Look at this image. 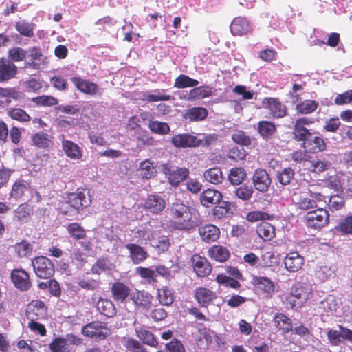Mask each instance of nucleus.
<instances>
[{"mask_svg":"<svg viewBox=\"0 0 352 352\" xmlns=\"http://www.w3.org/2000/svg\"><path fill=\"white\" fill-rule=\"evenodd\" d=\"M172 224L179 230H190L201 223L196 209L185 204L182 200L175 199L169 208Z\"/></svg>","mask_w":352,"mask_h":352,"instance_id":"nucleus-1","label":"nucleus"},{"mask_svg":"<svg viewBox=\"0 0 352 352\" xmlns=\"http://www.w3.org/2000/svg\"><path fill=\"white\" fill-rule=\"evenodd\" d=\"M133 237L137 241H149L153 247H158L164 250L168 245V239L166 236L157 237V233L153 230L152 222L136 227L133 230Z\"/></svg>","mask_w":352,"mask_h":352,"instance_id":"nucleus-2","label":"nucleus"},{"mask_svg":"<svg viewBox=\"0 0 352 352\" xmlns=\"http://www.w3.org/2000/svg\"><path fill=\"white\" fill-rule=\"evenodd\" d=\"M217 140L215 135H200L199 137L187 133L175 135L171 138L172 144L177 148L207 146Z\"/></svg>","mask_w":352,"mask_h":352,"instance_id":"nucleus-3","label":"nucleus"},{"mask_svg":"<svg viewBox=\"0 0 352 352\" xmlns=\"http://www.w3.org/2000/svg\"><path fill=\"white\" fill-rule=\"evenodd\" d=\"M313 287L306 283H298L292 288L291 293L285 298V302L290 308L301 307L312 294Z\"/></svg>","mask_w":352,"mask_h":352,"instance_id":"nucleus-4","label":"nucleus"},{"mask_svg":"<svg viewBox=\"0 0 352 352\" xmlns=\"http://www.w3.org/2000/svg\"><path fill=\"white\" fill-rule=\"evenodd\" d=\"M329 214L327 210L323 208H316L313 210L307 212L305 216L306 225L309 228L320 229L329 223Z\"/></svg>","mask_w":352,"mask_h":352,"instance_id":"nucleus-5","label":"nucleus"},{"mask_svg":"<svg viewBox=\"0 0 352 352\" xmlns=\"http://www.w3.org/2000/svg\"><path fill=\"white\" fill-rule=\"evenodd\" d=\"M32 265L36 275L43 279L50 278L54 273V265L47 257L40 256L32 260Z\"/></svg>","mask_w":352,"mask_h":352,"instance_id":"nucleus-6","label":"nucleus"},{"mask_svg":"<svg viewBox=\"0 0 352 352\" xmlns=\"http://www.w3.org/2000/svg\"><path fill=\"white\" fill-rule=\"evenodd\" d=\"M262 105L273 118H281L287 115L286 106L276 98H265L262 101Z\"/></svg>","mask_w":352,"mask_h":352,"instance_id":"nucleus-7","label":"nucleus"},{"mask_svg":"<svg viewBox=\"0 0 352 352\" xmlns=\"http://www.w3.org/2000/svg\"><path fill=\"white\" fill-rule=\"evenodd\" d=\"M72 207V210L77 214L83 207H87L91 204V197L85 190H78L76 192L68 195L67 200Z\"/></svg>","mask_w":352,"mask_h":352,"instance_id":"nucleus-8","label":"nucleus"},{"mask_svg":"<svg viewBox=\"0 0 352 352\" xmlns=\"http://www.w3.org/2000/svg\"><path fill=\"white\" fill-rule=\"evenodd\" d=\"M109 329L100 322H93L85 325L82 333L91 338L104 339L109 334Z\"/></svg>","mask_w":352,"mask_h":352,"instance_id":"nucleus-9","label":"nucleus"},{"mask_svg":"<svg viewBox=\"0 0 352 352\" xmlns=\"http://www.w3.org/2000/svg\"><path fill=\"white\" fill-rule=\"evenodd\" d=\"M11 279L14 286L21 291H27L31 287V281L28 273L23 269L16 268L12 271Z\"/></svg>","mask_w":352,"mask_h":352,"instance_id":"nucleus-10","label":"nucleus"},{"mask_svg":"<svg viewBox=\"0 0 352 352\" xmlns=\"http://www.w3.org/2000/svg\"><path fill=\"white\" fill-rule=\"evenodd\" d=\"M339 331L328 329L327 338L330 344L333 346H338L344 340H347L352 342V331L342 326H339Z\"/></svg>","mask_w":352,"mask_h":352,"instance_id":"nucleus-11","label":"nucleus"},{"mask_svg":"<svg viewBox=\"0 0 352 352\" xmlns=\"http://www.w3.org/2000/svg\"><path fill=\"white\" fill-rule=\"evenodd\" d=\"M18 72L17 66L10 60L0 58V82L14 78Z\"/></svg>","mask_w":352,"mask_h":352,"instance_id":"nucleus-12","label":"nucleus"},{"mask_svg":"<svg viewBox=\"0 0 352 352\" xmlns=\"http://www.w3.org/2000/svg\"><path fill=\"white\" fill-rule=\"evenodd\" d=\"M164 172L167 176L170 184L173 186H177L179 184L186 179L189 175L188 168L179 167L173 168L164 167Z\"/></svg>","mask_w":352,"mask_h":352,"instance_id":"nucleus-13","label":"nucleus"},{"mask_svg":"<svg viewBox=\"0 0 352 352\" xmlns=\"http://www.w3.org/2000/svg\"><path fill=\"white\" fill-rule=\"evenodd\" d=\"M26 313L30 320L43 319L47 315V308L43 302L32 300L27 307Z\"/></svg>","mask_w":352,"mask_h":352,"instance_id":"nucleus-14","label":"nucleus"},{"mask_svg":"<svg viewBox=\"0 0 352 352\" xmlns=\"http://www.w3.org/2000/svg\"><path fill=\"white\" fill-rule=\"evenodd\" d=\"M91 302L96 303L97 309L104 316L111 317L116 314V308L113 302L108 299L102 298L97 294H94Z\"/></svg>","mask_w":352,"mask_h":352,"instance_id":"nucleus-15","label":"nucleus"},{"mask_svg":"<svg viewBox=\"0 0 352 352\" xmlns=\"http://www.w3.org/2000/svg\"><path fill=\"white\" fill-rule=\"evenodd\" d=\"M293 202L297 210L307 212L318 207L316 200L307 194L296 195L293 197Z\"/></svg>","mask_w":352,"mask_h":352,"instance_id":"nucleus-16","label":"nucleus"},{"mask_svg":"<svg viewBox=\"0 0 352 352\" xmlns=\"http://www.w3.org/2000/svg\"><path fill=\"white\" fill-rule=\"evenodd\" d=\"M305 259L297 252H290L284 258L285 269L289 272H298L304 265Z\"/></svg>","mask_w":352,"mask_h":352,"instance_id":"nucleus-17","label":"nucleus"},{"mask_svg":"<svg viewBox=\"0 0 352 352\" xmlns=\"http://www.w3.org/2000/svg\"><path fill=\"white\" fill-rule=\"evenodd\" d=\"M165 206L166 201L160 195H149L144 203V208L153 214L160 213L164 210Z\"/></svg>","mask_w":352,"mask_h":352,"instance_id":"nucleus-18","label":"nucleus"},{"mask_svg":"<svg viewBox=\"0 0 352 352\" xmlns=\"http://www.w3.org/2000/svg\"><path fill=\"white\" fill-rule=\"evenodd\" d=\"M252 182L255 188L262 192H266L271 184L270 175L263 169L255 171L252 177Z\"/></svg>","mask_w":352,"mask_h":352,"instance_id":"nucleus-19","label":"nucleus"},{"mask_svg":"<svg viewBox=\"0 0 352 352\" xmlns=\"http://www.w3.org/2000/svg\"><path fill=\"white\" fill-rule=\"evenodd\" d=\"M191 262L195 273L199 276H206L212 271V267L207 259L198 254L192 256Z\"/></svg>","mask_w":352,"mask_h":352,"instance_id":"nucleus-20","label":"nucleus"},{"mask_svg":"<svg viewBox=\"0 0 352 352\" xmlns=\"http://www.w3.org/2000/svg\"><path fill=\"white\" fill-rule=\"evenodd\" d=\"M195 298L201 306L207 307L217 298V294L208 288L200 287L196 289Z\"/></svg>","mask_w":352,"mask_h":352,"instance_id":"nucleus-21","label":"nucleus"},{"mask_svg":"<svg viewBox=\"0 0 352 352\" xmlns=\"http://www.w3.org/2000/svg\"><path fill=\"white\" fill-rule=\"evenodd\" d=\"M76 87L81 92L89 94L96 95L98 93V86L88 80L82 79L80 77H73L71 79Z\"/></svg>","mask_w":352,"mask_h":352,"instance_id":"nucleus-22","label":"nucleus"},{"mask_svg":"<svg viewBox=\"0 0 352 352\" xmlns=\"http://www.w3.org/2000/svg\"><path fill=\"white\" fill-rule=\"evenodd\" d=\"M252 283L257 288L267 296H272L275 291V285L274 282L268 277L266 276H257L252 277Z\"/></svg>","mask_w":352,"mask_h":352,"instance_id":"nucleus-23","label":"nucleus"},{"mask_svg":"<svg viewBox=\"0 0 352 352\" xmlns=\"http://www.w3.org/2000/svg\"><path fill=\"white\" fill-rule=\"evenodd\" d=\"M63 150L68 157L74 160H79L82 157V148L76 143L71 140H62Z\"/></svg>","mask_w":352,"mask_h":352,"instance_id":"nucleus-24","label":"nucleus"},{"mask_svg":"<svg viewBox=\"0 0 352 352\" xmlns=\"http://www.w3.org/2000/svg\"><path fill=\"white\" fill-rule=\"evenodd\" d=\"M221 198L222 195L220 192L213 189H207L201 194L200 202L204 206L210 207L219 203Z\"/></svg>","mask_w":352,"mask_h":352,"instance_id":"nucleus-25","label":"nucleus"},{"mask_svg":"<svg viewBox=\"0 0 352 352\" xmlns=\"http://www.w3.org/2000/svg\"><path fill=\"white\" fill-rule=\"evenodd\" d=\"M250 28L248 21L241 16L234 18L230 25V31L233 35L241 36L247 34Z\"/></svg>","mask_w":352,"mask_h":352,"instance_id":"nucleus-26","label":"nucleus"},{"mask_svg":"<svg viewBox=\"0 0 352 352\" xmlns=\"http://www.w3.org/2000/svg\"><path fill=\"white\" fill-rule=\"evenodd\" d=\"M199 233L202 240L206 242H212L219 237V229L214 225L209 224L199 228Z\"/></svg>","mask_w":352,"mask_h":352,"instance_id":"nucleus-27","label":"nucleus"},{"mask_svg":"<svg viewBox=\"0 0 352 352\" xmlns=\"http://www.w3.org/2000/svg\"><path fill=\"white\" fill-rule=\"evenodd\" d=\"M30 191V184L25 180L19 179L16 181L12 188L10 197L17 200L24 196Z\"/></svg>","mask_w":352,"mask_h":352,"instance_id":"nucleus-28","label":"nucleus"},{"mask_svg":"<svg viewBox=\"0 0 352 352\" xmlns=\"http://www.w3.org/2000/svg\"><path fill=\"white\" fill-rule=\"evenodd\" d=\"M136 336L142 341V342L148 346L156 347L158 342L153 334L144 327H136L135 329Z\"/></svg>","mask_w":352,"mask_h":352,"instance_id":"nucleus-29","label":"nucleus"},{"mask_svg":"<svg viewBox=\"0 0 352 352\" xmlns=\"http://www.w3.org/2000/svg\"><path fill=\"white\" fill-rule=\"evenodd\" d=\"M130 297L138 307L148 309L151 303L152 297L148 292L135 291L131 293Z\"/></svg>","mask_w":352,"mask_h":352,"instance_id":"nucleus-30","label":"nucleus"},{"mask_svg":"<svg viewBox=\"0 0 352 352\" xmlns=\"http://www.w3.org/2000/svg\"><path fill=\"white\" fill-rule=\"evenodd\" d=\"M303 146L305 149L313 153L322 151L326 147L323 139L314 134L309 135V138L305 142Z\"/></svg>","mask_w":352,"mask_h":352,"instance_id":"nucleus-31","label":"nucleus"},{"mask_svg":"<svg viewBox=\"0 0 352 352\" xmlns=\"http://www.w3.org/2000/svg\"><path fill=\"white\" fill-rule=\"evenodd\" d=\"M274 326L282 331L283 333H289L292 330V320L282 313H276L273 317Z\"/></svg>","mask_w":352,"mask_h":352,"instance_id":"nucleus-32","label":"nucleus"},{"mask_svg":"<svg viewBox=\"0 0 352 352\" xmlns=\"http://www.w3.org/2000/svg\"><path fill=\"white\" fill-rule=\"evenodd\" d=\"M126 248L129 251V256L135 264L142 262L147 256V253L138 245L129 243L126 245Z\"/></svg>","mask_w":352,"mask_h":352,"instance_id":"nucleus-33","label":"nucleus"},{"mask_svg":"<svg viewBox=\"0 0 352 352\" xmlns=\"http://www.w3.org/2000/svg\"><path fill=\"white\" fill-rule=\"evenodd\" d=\"M140 171L143 179H151L157 173L156 163L151 160H146L140 163Z\"/></svg>","mask_w":352,"mask_h":352,"instance_id":"nucleus-34","label":"nucleus"},{"mask_svg":"<svg viewBox=\"0 0 352 352\" xmlns=\"http://www.w3.org/2000/svg\"><path fill=\"white\" fill-rule=\"evenodd\" d=\"M111 289L113 298L117 302H123L131 294L129 287L120 282L115 283Z\"/></svg>","mask_w":352,"mask_h":352,"instance_id":"nucleus-35","label":"nucleus"},{"mask_svg":"<svg viewBox=\"0 0 352 352\" xmlns=\"http://www.w3.org/2000/svg\"><path fill=\"white\" fill-rule=\"evenodd\" d=\"M256 232L264 241L271 240L275 236V229L274 226L267 222L261 223L257 226Z\"/></svg>","mask_w":352,"mask_h":352,"instance_id":"nucleus-36","label":"nucleus"},{"mask_svg":"<svg viewBox=\"0 0 352 352\" xmlns=\"http://www.w3.org/2000/svg\"><path fill=\"white\" fill-rule=\"evenodd\" d=\"M307 163L308 168L316 173H322L327 170L331 166V162L329 161L319 158H314L311 160H309Z\"/></svg>","mask_w":352,"mask_h":352,"instance_id":"nucleus-37","label":"nucleus"},{"mask_svg":"<svg viewBox=\"0 0 352 352\" xmlns=\"http://www.w3.org/2000/svg\"><path fill=\"white\" fill-rule=\"evenodd\" d=\"M209 254L211 258L219 262L226 261L230 256L228 250L223 246L214 245L209 250Z\"/></svg>","mask_w":352,"mask_h":352,"instance_id":"nucleus-38","label":"nucleus"},{"mask_svg":"<svg viewBox=\"0 0 352 352\" xmlns=\"http://www.w3.org/2000/svg\"><path fill=\"white\" fill-rule=\"evenodd\" d=\"M205 179L211 184H218L223 179V173L220 168L215 167L205 171L204 174Z\"/></svg>","mask_w":352,"mask_h":352,"instance_id":"nucleus-39","label":"nucleus"},{"mask_svg":"<svg viewBox=\"0 0 352 352\" xmlns=\"http://www.w3.org/2000/svg\"><path fill=\"white\" fill-rule=\"evenodd\" d=\"M113 263L107 258H102L92 266V272L94 274H100L102 272H109L114 269Z\"/></svg>","mask_w":352,"mask_h":352,"instance_id":"nucleus-40","label":"nucleus"},{"mask_svg":"<svg viewBox=\"0 0 352 352\" xmlns=\"http://www.w3.org/2000/svg\"><path fill=\"white\" fill-rule=\"evenodd\" d=\"M14 252L19 257H28L32 255L33 244L27 241L23 240L22 241L17 243L14 246Z\"/></svg>","mask_w":352,"mask_h":352,"instance_id":"nucleus-41","label":"nucleus"},{"mask_svg":"<svg viewBox=\"0 0 352 352\" xmlns=\"http://www.w3.org/2000/svg\"><path fill=\"white\" fill-rule=\"evenodd\" d=\"M34 25L25 20H20L15 22V28L21 35L26 37L34 36Z\"/></svg>","mask_w":352,"mask_h":352,"instance_id":"nucleus-42","label":"nucleus"},{"mask_svg":"<svg viewBox=\"0 0 352 352\" xmlns=\"http://www.w3.org/2000/svg\"><path fill=\"white\" fill-rule=\"evenodd\" d=\"M208 115L207 110L204 107H193L189 109L185 113V118L190 121L202 120Z\"/></svg>","mask_w":352,"mask_h":352,"instance_id":"nucleus-43","label":"nucleus"},{"mask_svg":"<svg viewBox=\"0 0 352 352\" xmlns=\"http://www.w3.org/2000/svg\"><path fill=\"white\" fill-rule=\"evenodd\" d=\"M246 172L242 168H233L230 170L229 174V180L233 185H239L245 179Z\"/></svg>","mask_w":352,"mask_h":352,"instance_id":"nucleus-44","label":"nucleus"},{"mask_svg":"<svg viewBox=\"0 0 352 352\" xmlns=\"http://www.w3.org/2000/svg\"><path fill=\"white\" fill-rule=\"evenodd\" d=\"M199 84V82L190 78L189 76L181 74L175 80L174 87L177 88H186L190 87H195Z\"/></svg>","mask_w":352,"mask_h":352,"instance_id":"nucleus-45","label":"nucleus"},{"mask_svg":"<svg viewBox=\"0 0 352 352\" xmlns=\"http://www.w3.org/2000/svg\"><path fill=\"white\" fill-rule=\"evenodd\" d=\"M318 103L312 100H306L296 106L298 112L302 114H308L314 112L318 107Z\"/></svg>","mask_w":352,"mask_h":352,"instance_id":"nucleus-46","label":"nucleus"},{"mask_svg":"<svg viewBox=\"0 0 352 352\" xmlns=\"http://www.w3.org/2000/svg\"><path fill=\"white\" fill-rule=\"evenodd\" d=\"M32 141L36 146L42 148L48 147L52 142L50 135L43 132L34 134Z\"/></svg>","mask_w":352,"mask_h":352,"instance_id":"nucleus-47","label":"nucleus"},{"mask_svg":"<svg viewBox=\"0 0 352 352\" xmlns=\"http://www.w3.org/2000/svg\"><path fill=\"white\" fill-rule=\"evenodd\" d=\"M234 192L239 199L243 201H248L252 197L254 190L252 186L244 184L235 188Z\"/></svg>","mask_w":352,"mask_h":352,"instance_id":"nucleus-48","label":"nucleus"},{"mask_svg":"<svg viewBox=\"0 0 352 352\" xmlns=\"http://www.w3.org/2000/svg\"><path fill=\"white\" fill-rule=\"evenodd\" d=\"M338 307V302L333 296H327L319 304V308L327 313L336 311Z\"/></svg>","mask_w":352,"mask_h":352,"instance_id":"nucleus-49","label":"nucleus"},{"mask_svg":"<svg viewBox=\"0 0 352 352\" xmlns=\"http://www.w3.org/2000/svg\"><path fill=\"white\" fill-rule=\"evenodd\" d=\"M158 299L162 305L166 306L170 305L174 300L172 292L165 287L158 289Z\"/></svg>","mask_w":352,"mask_h":352,"instance_id":"nucleus-50","label":"nucleus"},{"mask_svg":"<svg viewBox=\"0 0 352 352\" xmlns=\"http://www.w3.org/2000/svg\"><path fill=\"white\" fill-rule=\"evenodd\" d=\"M212 88L208 86H200L190 91V96L192 98H204L212 95Z\"/></svg>","mask_w":352,"mask_h":352,"instance_id":"nucleus-51","label":"nucleus"},{"mask_svg":"<svg viewBox=\"0 0 352 352\" xmlns=\"http://www.w3.org/2000/svg\"><path fill=\"white\" fill-rule=\"evenodd\" d=\"M124 346L129 352H146V349L137 340L131 338H124Z\"/></svg>","mask_w":352,"mask_h":352,"instance_id":"nucleus-52","label":"nucleus"},{"mask_svg":"<svg viewBox=\"0 0 352 352\" xmlns=\"http://www.w3.org/2000/svg\"><path fill=\"white\" fill-rule=\"evenodd\" d=\"M276 131V126L271 122L261 121L258 124V131L265 138L272 136Z\"/></svg>","mask_w":352,"mask_h":352,"instance_id":"nucleus-53","label":"nucleus"},{"mask_svg":"<svg viewBox=\"0 0 352 352\" xmlns=\"http://www.w3.org/2000/svg\"><path fill=\"white\" fill-rule=\"evenodd\" d=\"M294 176V172L291 168H283L277 172V179L283 186L289 184Z\"/></svg>","mask_w":352,"mask_h":352,"instance_id":"nucleus-54","label":"nucleus"},{"mask_svg":"<svg viewBox=\"0 0 352 352\" xmlns=\"http://www.w3.org/2000/svg\"><path fill=\"white\" fill-rule=\"evenodd\" d=\"M148 127L152 132L160 135H165L170 131V127L167 123L156 120L151 121Z\"/></svg>","mask_w":352,"mask_h":352,"instance_id":"nucleus-55","label":"nucleus"},{"mask_svg":"<svg viewBox=\"0 0 352 352\" xmlns=\"http://www.w3.org/2000/svg\"><path fill=\"white\" fill-rule=\"evenodd\" d=\"M216 281L219 284L226 287H230L231 288L237 289L241 286L239 282L234 278L227 276L225 274H218L216 277Z\"/></svg>","mask_w":352,"mask_h":352,"instance_id":"nucleus-56","label":"nucleus"},{"mask_svg":"<svg viewBox=\"0 0 352 352\" xmlns=\"http://www.w3.org/2000/svg\"><path fill=\"white\" fill-rule=\"evenodd\" d=\"M32 101L36 105L51 107L58 104V100L51 96L43 95L32 98Z\"/></svg>","mask_w":352,"mask_h":352,"instance_id":"nucleus-57","label":"nucleus"},{"mask_svg":"<svg viewBox=\"0 0 352 352\" xmlns=\"http://www.w3.org/2000/svg\"><path fill=\"white\" fill-rule=\"evenodd\" d=\"M50 347L53 352H70L69 347L64 338L54 339Z\"/></svg>","mask_w":352,"mask_h":352,"instance_id":"nucleus-58","label":"nucleus"},{"mask_svg":"<svg viewBox=\"0 0 352 352\" xmlns=\"http://www.w3.org/2000/svg\"><path fill=\"white\" fill-rule=\"evenodd\" d=\"M232 140L237 144L241 146H249L251 144V138L243 131H237L232 135Z\"/></svg>","mask_w":352,"mask_h":352,"instance_id":"nucleus-59","label":"nucleus"},{"mask_svg":"<svg viewBox=\"0 0 352 352\" xmlns=\"http://www.w3.org/2000/svg\"><path fill=\"white\" fill-rule=\"evenodd\" d=\"M8 115L14 120L22 122H27L30 120V116L22 109L14 108L9 111Z\"/></svg>","mask_w":352,"mask_h":352,"instance_id":"nucleus-60","label":"nucleus"},{"mask_svg":"<svg viewBox=\"0 0 352 352\" xmlns=\"http://www.w3.org/2000/svg\"><path fill=\"white\" fill-rule=\"evenodd\" d=\"M26 55L25 51L21 47H13L8 51L9 60L14 62L23 60Z\"/></svg>","mask_w":352,"mask_h":352,"instance_id":"nucleus-61","label":"nucleus"},{"mask_svg":"<svg viewBox=\"0 0 352 352\" xmlns=\"http://www.w3.org/2000/svg\"><path fill=\"white\" fill-rule=\"evenodd\" d=\"M327 187L334 190L336 192H340L342 190V184L338 175H331L325 180Z\"/></svg>","mask_w":352,"mask_h":352,"instance_id":"nucleus-62","label":"nucleus"},{"mask_svg":"<svg viewBox=\"0 0 352 352\" xmlns=\"http://www.w3.org/2000/svg\"><path fill=\"white\" fill-rule=\"evenodd\" d=\"M336 230L344 234H352V214L348 215L342 221H341Z\"/></svg>","mask_w":352,"mask_h":352,"instance_id":"nucleus-63","label":"nucleus"},{"mask_svg":"<svg viewBox=\"0 0 352 352\" xmlns=\"http://www.w3.org/2000/svg\"><path fill=\"white\" fill-rule=\"evenodd\" d=\"M67 230L70 235L76 239H80L85 236V230L78 223H73L69 225Z\"/></svg>","mask_w":352,"mask_h":352,"instance_id":"nucleus-64","label":"nucleus"}]
</instances>
